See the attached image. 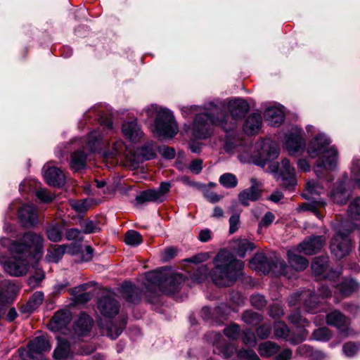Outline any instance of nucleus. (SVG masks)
<instances>
[{
  "label": "nucleus",
  "mask_w": 360,
  "mask_h": 360,
  "mask_svg": "<svg viewBox=\"0 0 360 360\" xmlns=\"http://www.w3.org/2000/svg\"><path fill=\"white\" fill-rule=\"evenodd\" d=\"M224 148L227 152L238 151L244 161L252 160L264 167L268 162L276 159L280 154V146L271 137H260L254 141L252 136H227Z\"/></svg>",
  "instance_id": "1"
},
{
  "label": "nucleus",
  "mask_w": 360,
  "mask_h": 360,
  "mask_svg": "<svg viewBox=\"0 0 360 360\" xmlns=\"http://www.w3.org/2000/svg\"><path fill=\"white\" fill-rule=\"evenodd\" d=\"M231 117L225 111L215 107L211 113H200L194 119L193 127L199 133L203 134L204 129L210 124L221 127L225 131L233 129L236 121L242 120L249 110V104L244 99L238 98L230 101L228 105Z\"/></svg>",
  "instance_id": "2"
},
{
  "label": "nucleus",
  "mask_w": 360,
  "mask_h": 360,
  "mask_svg": "<svg viewBox=\"0 0 360 360\" xmlns=\"http://www.w3.org/2000/svg\"><path fill=\"white\" fill-rule=\"evenodd\" d=\"M214 268L212 279L218 286L227 287L233 285L241 274L243 262L236 259L227 250H221L214 259Z\"/></svg>",
  "instance_id": "3"
},
{
  "label": "nucleus",
  "mask_w": 360,
  "mask_h": 360,
  "mask_svg": "<svg viewBox=\"0 0 360 360\" xmlns=\"http://www.w3.org/2000/svg\"><path fill=\"white\" fill-rule=\"evenodd\" d=\"M307 151L310 158H319L314 168L318 176L323 170H332L336 167L338 150L335 146H330V141L326 136H314L308 143Z\"/></svg>",
  "instance_id": "4"
},
{
  "label": "nucleus",
  "mask_w": 360,
  "mask_h": 360,
  "mask_svg": "<svg viewBox=\"0 0 360 360\" xmlns=\"http://www.w3.org/2000/svg\"><path fill=\"white\" fill-rule=\"evenodd\" d=\"M146 288L148 292L157 293V290L166 294L176 292L184 282L180 274L169 273L166 269L150 272L146 275Z\"/></svg>",
  "instance_id": "5"
},
{
  "label": "nucleus",
  "mask_w": 360,
  "mask_h": 360,
  "mask_svg": "<svg viewBox=\"0 0 360 360\" xmlns=\"http://www.w3.org/2000/svg\"><path fill=\"white\" fill-rule=\"evenodd\" d=\"M8 250L15 255L39 259L44 252V238L41 234L27 232L19 240L11 243Z\"/></svg>",
  "instance_id": "6"
},
{
  "label": "nucleus",
  "mask_w": 360,
  "mask_h": 360,
  "mask_svg": "<svg viewBox=\"0 0 360 360\" xmlns=\"http://www.w3.org/2000/svg\"><path fill=\"white\" fill-rule=\"evenodd\" d=\"M155 132L158 135H176L179 127L171 111L160 109L155 120Z\"/></svg>",
  "instance_id": "7"
},
{
  "label": "nucleus",
  "mask_w": 360,
  "mask_h": 360,
  "mask_svg": "<svg viewBox=\"0 0 360 360\" xmlns=\"http://www.w3.org/2000/svg\"><path fill=\"white\" fill-rule=\"evenodd\" d=\"M250 266L252 269L264 274H268L271 270L275 271L278 275H284L287 266L284 261L276 260L271 264L267 257L263 253H257L250 262Z\"/></svg>",
  "instance_id": "8"
},
{
  "label": "nucleus",
  "mask_w": 360,
  "mask_h": 360,
  "mask_svg": "<svg viewBox=\"0 0 360 360\" xmlns=\"http://www.w3.org/2000/svg\"><path fill=\"white\" fill-rule=\"evenodd\" d=\"M11 255V257L4 264V271L13 276L25 275L30 269L28 257L22 255H15L14 254Z\"/></svg>",
  "instance_id": "9"
},
{
  "label": "nucleus",
  "mask_w": 360,
  "mask_h": 360,
  "mask_svg": "<svg viewBox=\"0 0 360 360\" xmlns=\"http://www.w3.org/2000/svg\"><path fill=\"white\" fill-rule=\"evenodd\" d=\"M330 249L332 255L337 259H342L347 255L352 249V243L347 234L337 231L331 240Z\"/></svg>",
  "instance_id": "10"
},
{
  "label": "nucleus",
  "mask_w": 360,
  "mask_h": 360,
  "mask_svg": "<svg viewBox=\"0 0 360 360\" xmlns=\"http://www.w3.org/2000/svg\"><path fill=\"white\" fill-rule=\"evenodd\" d=\"M51 345L46 336H39L28 345L27 356L32 360H48L43 354L44 352L51 349Z\"/></svg>",
  "instance_id": "11"
},
{
  "label": "nucleus",
  "mask_w": 360,
  "mask_h": 360,
  "mask_svg": "<svg viewBox=\"0 0 360 360\" xmlns=\"http://www.w3.org/2000/svg\"><path fill=\"white\" fill-rule=\"evenodd\" d=\"M325 243L326 238L322 236H311L301 243L296 250L305 255H313L320 250Z\"/></svg>",
  "instance_id": "12"
},
{
  "label": "nucleus",
  "mask_w": 360,
  "mask_h": 360,
  "mask_svg": "<svg viewBox=\"0 0 360 360\" xmlns=\"http://www.w3.org/2000/svg\"><path fill=\"white\" fill-rule=\"evenodd\" d=\"M250 183V187L243 190L238 195V200L240 202L245 206H248L250 201L257 200L261 195V183L255 178L251 179Z\"/></svg>",
  "instance_id": "13"
},
{
  "label": "nucleus",
  "mask_w": 360,
  "mask_h": 360,
  "mask_svg": "<svg viewBox=\"0 0 360 360\" xmlns=\"http://www.w3.org/2000/svg\"><path fill=\"white\" fill-rule=\"evenodd\" d=\"M98 309L101 314L107 317H111L119 312L120 305L118 302L111 295H105L101 297L98 302Z\"/></svg>",
  "instance_id": "14"
},
{
  "label": "nucleus",
  "mask_w": 360,
  "mask_h": 360,
  "mask_svg": "<svg viewBox=\"0 0 360 360\" xmlns=\"http://www.w3.org/2000/svg\"><path fill=\"white\" fill-rule=\"evenodd\" d=\"M316 296L309 290H305L301 293L292 294L289 298L290 305H296L298 302H303L307 311L314 312L316 304Z\"/></svg>",
  "instance_id": "15"
},
{
  "label": "nucleus",
  "mask_w": 360,
  "mask_h": 360,
  "mask_svg": "<svg viewBox=\"0 0 360 360\" xmlns=\"http://www.w3.org/2000/svg\"><path fill=\"white\" fill-rule=\"evenodd\" d=\"M278 178L286 188L293 186L296 184L295 169L290 165V160L287 158L281 160Z\"/></svg>",
  "instance_id": "16"
},
{
  "label": "nucleus",
  "mask_w": 360,
  "mask_h": 360,
  "mask_svg": "<svg viewBox=\"0 0 360 360\" xmlns=\"http://www.w3.org/2000/svg\"><path fill=\"white\" fill-rule=\"evenodd\" d=\"M305 141L303 136H285L283 148L291 156L301 155L305 148Z\"/></svg>",
  "instance_id": "17"
},
{
  "label": "nucleus",
  "mask_w": 360,
  "mask_h": 360,
  "mask_svg": "<svg viewBox=\"0 0 360 360\" xmlns=\"http://www.w3.org/2000/svg\"><path fill=\"white\" fill-rule=\"evenodd\" d=\"M44 176L48 184L53 186H60L65 183V175L58 168L44 166Z\"/></svg>",
  "instance_id": "18"
},
{
  "label": "nucleus",
  "mask_w": 360,
  "mask_h": 360,
  "mask_svg": "<svg viewBox=\"0 0 360 360\" xmlns=\"http://www.w3.org/2000/svg\"><path fill=\"white\" fill-rule=\"evenodd\" d=\"M19 217L26 226H32L37 224V210L32 205H23L19 210Z\"/></svg>",
  "instance_id": "19"
},
{
  "label": "nucleus",
  "mask_w": 360,
  "mask_h": 360,
  "mask_svg": "<svg viewBox=\"0 0 360 360\" xmlns=\"http://www.w3.org/2000/svg\"><path fill=\"white\" fill-rule=\"evenodd\" d=\"M262 124V118L260 114L252 113L245 120L244 124V131L246 134L252 135L259 134Z\"/></svg>",
  "instance_id": "20"
},
{
  "label": "nucleus",
  "mask_w": 360,
  "mask_h": 360,
  "mask_svg": "<svg viewBox=\"0 0 360 360\" xmlns=\"http://www.w3.org/2000/svg\"><path fill=\"white\" fill-rule=\"evenodd\" d=\"M92 326V319L87 314L82 313L77 320L74 330L78 335L84 336L90 332Z\"/></svg>",
  "instance_id": "21"
},
{
  "label": "nucleus",
  "mask_w": 360,
  "mask_h": 360,
  "mask_svg": "<svg viewBox=\"0 0 360 360\" xmlns=\"http://www.w3.org/2000/svg\"><path fill=\"white\" fill-rule=\"evenodd\" d=\"M265 120L272 127H278L284 121V113L278 108L271 107L267 108L264 114Z\"/></svg>",
  "instance_id": "22"
},
{
  "label": "nucleus",
  "mask_w": 360,
  "mask_h": 360,
  "mask_svg": "<svg viewBox=\"0 0 360 360\" xmlns=\"http://www.w3.org/2000/svg\"><path fill=\"white\" fill-rule=\"evenodd\" d=\"M122 293L127 302L136 304L141 300V292L131 283L125 282L122 285Z\"/></svg>",
  "instance_id": "23"
},
{
  "label": "nucleus",
  "mask_w": 360,
  "mask_h": 360,
  "mask_svg": "<svg viewBox=\"0 0 360 360\" xmlns=\"http://www.w3.org/2000/svg\"><path fill=\"white\" fill-rule=\"evenodd\" d=\"M158 150L159 151V146L155 142L149 141L139 147L136 153L143 160H149L155 158Z\"/></svg>",
  "instance_id": "24"
},
{
  "label": "nucleus",
  "mask_w": 360,
  "mask_h": 360,
  "mask_svg": "<svg viewBox=\"0 0 360 360\" xmlns=\"http://www.w3.org/2000/svg\"><path fill=\"white\" fill-rule=\"evenodd\" d=\"M90 286V283H84L74 288L70 289V293L75 295V302L77 304H84L89 302L93 294L89 292H85Z\"/></svg>",
  "instance_id": "25"
},
{
  "label": "nucleus",
  "mask_w": 360,
  "mask_h": 360,
  "mask_svg": "<svg viewBox=\"0 0 360 360\" xmlns=\"http://www.w3.org/2000/svg\"><path fill=\"white\" fill-rule=\"evenodd\" d=\"M70 320V313L68 311H58L51 319V327L53 330H60L66 326Z\"/></svg>",
  "instance_id": "26"
},
{
  "label": "nucleus",
  "mask_w": 360,
  "mask_h": 360,
  "mask_svg": "<svg viewBox=\"0 0 360 360\" xmlns=\"http://www.w3.org/2000/svg\"><path fill=\"white\" fill-rule=\"evenodd\" d=\"M328 325L335 326L339 330H345L348 324L347 319L339 311L335 310L326 316Z\"/></svg>",
  "instance_id": "27"
},
{
  "label": "nucleus",
  "mask_w": 360,
  "mask_h": 360,
  "mask_svg": "<svg viewBox=\"0 0 360 360\" xmlns=\"http://www.w3.org/2000/svg\"><path fill=\"white\" fill-rule=\"evenodd\" d=\"M72 356L70 343L60 338H58V346L54 349L53 357L56 359H67Z\"/></svg>",
  "instance_id": "28"
},
{
  "label": "nucleus",
  "mask_w": 360,
  "mask_h": 360,
  "mask_svg": "<svg viewBox=\"0 0 360 360\" xmlns=\"http://www.w3.org/2000/svg\"><path fill=\"white\" fill-rule=\"evenodd\" d=\"M87 155L81 150H77L71 154L70 166V168L78 172L84 169L86 165Z\"/></svg>",
  "instance_id": "29"
},
{
  "label": "nucleus",
  "mask_w": 360,
  "mask_h": 360,
  "mask_svg": "<svg viewBox=\"0 0 360 360\" xmlns=\"http://www.w3.org/2000/svg\"><path fill=\"white\" fill-rule=\"evenodd\" d=\"M335 287L341 296L347 297L358 289L359 284L352 278H344Z\"/></svg>",
  "instance_id": "30"
},
{
  "label": "nucleus",
  "mask_w": 360,
  "mask_h": 360,
  "mask_svg": "<svg viewBox=\"0 0 360 360\" xmlns=\"http://www.w3.org/2000/svg\"><path fill=\"white\" fill-rule=\"evenodd\" d=\"M232 248L239 257H243L247 252L252 251L255 245L247 239L238 238L233 241Z\"/></svg>",
  "instance_id": "31"
},
{
  "label": "nucleus",
  "mask_w": 360,
  "mask_h": 360,
  "mask_svg": "<svg viewBox=\"0 0 360 360\" xmlns=\"http://www.w3.org/2000/svg\"><path fill=\"white\" fill-rule=\"evenodd\" d=\"M296 248L288 251V262L290 265L297 271H302L308 266V261L300 255H298Z\"/></svg>",
  "instance_id": "32"
},
{
  "label": "nucleus",
  "mask_w": 360,
  "mask_h": 360,
  "mask_svg": "<svg viewBox=\"0 0 360 360\" xmlns=\"http://www.w3.org/2000/svg\"><path fill=\"white\" fill-rule=\"evenodd\" d=\"M66 246L61 245H52L48 249L46 259L48 262L57 263L63 257L65 252Z\"/></svg>",
  "instance_id": "33"
},
{
  "label": "nucleus",
  "mask_w": 360,
  "mask_h": 360,
  "mask_svg": "<svg viewBox=\"0 0 360 360\" xmlns=\"http://www.w3.org/2000/svg\"><path fill=\"white\" fill-rule=\"evenodd\" d=\"M126 320L123 319L118 326L111 321H109V323H107L105 328H103L104 333L110 338L112 340L116 339L122 333L124 328L126 326Z\"/></svg>",
  "instance_id": "34"
},
{
  "label": "nucleus",
  "mask_w": 360,
  "mask_h": 360,
  "mask_svg": "<svg viewBox=\"0 0 360 360\" xmlns=\"http://www.w3.org/2000/svg\"><path fill=\"white\" fill-rule=\"evenodd\" d=\"M209 136H192L188 141V148L193 153H199L207 143Z\"/></svg>",
  "instance_id": "35"
},
{
  "label": "nucleus",
  "mask_w": 360,
  "mask_h": 360,
  "mask_svg": "<svg viewBox=\"0 0 360 360\" xmlns=\"http://www.w3.org/2000/svg\"><path fill=\"white\" fill-rule=\"evenodd\" d=\"M349 197L348 192L345 189L342 183L338 186L330 193V198L333 201L338 204H345L347 201Z\"/></svg>",
  "instance_id": "36"
},
{
  "label": "nucleus",
  "mask_w": 360,
  "mask_h": 360,
  "mask_svg": "<svg viewBox=\"0 0 360 360\" xmlns=\"http://www.w3.org/2000/svg\"><path fill=\"white\" fill-rule=\"evenodd\" d=\"M122 131L124 135H139V134H143L136 119L124 121L122 125Z\"/></svg>",
  "instance_id": "37"
},
{
  "label": "nucleus",
  "mask_w": 360,
  "mask_h": 360,
  "mask_svg": "<svg viewBox=\"0 0 360 360\" xmlns=\"http://www.w3.org/2000/svg\"><path fill=\"white\" fill-rule=\"evenodd\" d=\"M279 350V347L276 343L267 341L262 343L259 346V353L262 356L269 357L276 354Z\"/></svg>",
  "instance_id": "38"
},
{
  "label": "nucleus",
  "mask_w": 360,
  "mask_h": 360,
  "mask_svg": "<svg viewBox=\"0 0 360 360\" xmlns=\"http://www.w3.org/2000/svg\"><path fill=\"white\" fill-rule=\"evenodd\" d=\"M154 190L148 189L141 192L139 195H136L135 202L136 205H141L146 202H158V200Z\"/></svg>",
  "instance_id": "39"
},
{
  "label": "nucleus",
  "mask_w": 360,
  "mask_h": 360,
  "mask_svg": "<svg viewBox=\"0 0 360 360\" xmlns=\"http://www.w3.org/2000/svg\"><path fill=\"white\" fill-rule=\"evenodd\" d=\"M326 203L322 200L314 201L302 204L300 209L302 211H310L313 212L318 218H321L319 212L321 208L324 207Z\"/></svg>",
  "instance_id": "40"
},
{
  "label": "nucleus",
  "mask_w": 360,
  "mask_h": 360,
  "mask_svg": "<svg viewBox=\"0 0 360 360\" xmlns=\"http://www.w3.org/2000/svg\"><path fill=\"white\" fill-rule=\"evenodd\" d=\"M327 258L326 257H316L314 259L311 264V269L316 275L323 274L327 269Z\"/></svg>",
  "instance_id": "41"
},
{
  "label": "nucleus",
  "mask_w": 360,
  "mask_h": 360,
  "mask_svg": "<svg viewBox=\"0 0 360 360\" xmlns=\"http://www.w3.org/2000/svg\"><path fill=\"white\" fill-rule=\"evenodd\" d=\"M44 300V294L41 292H36L29 299L25 307L27 311H32L41 305Z\"/></svg>",
  "instance_id": "42"
},
{
  "label": "nucleus",
  "mask_w": 360,
  "mask_h": 360,
  "mask_svg": "<svg viewBox=\"0 0 360 360\" xmlns=\"http://www.w3.org/2000/svg\"><path fill=\"white\" fill-rule=\"evenodd\" d=\"M323 191V188L319 183L314 181H308L305 187V192L307 193H304V195L309 198H313L314 195H320Z\"/></svg>",
  "instance_id": "43"
},
{
  "label": "nucleus",
  "mask_w": 360,
  "mask_h": 360,
  "mask_svg": "<svg viewBox=\"0 0 360 360\" xmlns=\"http://www.w3.org/2000/svg\"><path fill=\"white\" fill-rule=\"evenodd\" d=\"M297 353L304 356H315L319 359H321L324 356V354L321 352L314 351L310 346L307 345H303L299 347L297 349Z\"/></svg>",
  "instance_id": "44"
},
{
  "label": "nucleus",
  "mask_w": 360,
  "mask_h": 360,
  "mask_svg": "<svg viewBox=\"0 0 360 360\" xmlns=\"http://www.w3.org/2000/svg\"><path fill=\"white\" fill-rule=\"evenodd\" d=\"M48 238L53 242H58L62 239L63 229L60 226L53 225L46 229Z\"/></svg>",
  "instance_id": "45"
},
{
  "label": "nucleus",
  "mask_w": 360,
  "mask_h": 360,
  "mask_svg": "<svg viewBox=\"0 0 360 360\" xmlns=\"http://www.w3.org/2000/svg\"><path fill=\"white\" fill-rule=\"evenodd\" d=\"M219 183L227 188H235L238 184L236 176L231 173H225L219 177Z\"/></svg>",
  "instance_id": "46"
},
{
  "label": "nucleus",
  "mask_w": 360,
  "mask_h": 360,
  "mask_svg": "<svg viewBox=\"0 0 360 360\" xmlns=\"http://www.w3.org/2000/svg\"><path fill=\"white\" fill-rule=\"evenodd\" d=\"M124 241L129 245L136 246L142 243V236L139 232L130 230L126 233Z\"/></svg>",
  "instance_id": "47"
},
{
  "label": "nucleus",
  "mask_w": 360,
  "mask_h": 360,
  "mask_svg": "<svg viewBox=\"0 0 360 360\" xmlns=\"http://www.w3.org/2000/svg\"><path fill=\"white\" fill-rule=\"evenodd\" d=\"M243 320L249 325L256 326L262 320V316L255 311H246L242 316Z\"/></svg>",
  "instance_id": "48"
},
{
  "label": "nucleus",
  "mask_w": 360,
  "mask_h": 360,
  "mask_svg": "<svg viewBox=\"0 0 360 360\" xmlns=\"http://www.w3.org/2000/svg\"><path fill=\"white\" fill-rule=\"evenodd\" d=\"M331 333L326 327L315 330L312 333V338L315 340L326 342L331 338Z\"/></svg>",
  "instance_id": "49"
},
{
  "label": "nucleus",
  "mask_w": 360,
  "mask_h": 360,
  "mask_svg": "<svg viewBox=\"0 0 360 360\" xmlns=\"http://www.w3.org/2000/svg\"><path fill=\"white\" fill-rule=\"evenodd\" d=\"M289 333L288 327L284 322L278 321L274 323V335L276 338L285 339Z\"/></svg>",
  "instance_id": "50"
},
{
  "label": "nucleus",
  "mask_w": 360,
  "mask_h": 360,
  "mask_svg": "<svg viewBox=\"0 0 360 360\" xmlns=\"http://www.w3.org/2000/svg\"><path fill=\"white\" fill-rule=\"evenodd\" d=\"M91 139L88 141L85 146V149L91 153H100L102 147L101 140L99 136H90Z\"/></svg>",
  "instance_id": "51"
},
{
  "label": "nucleus",
  "mask_w": 360,
  "mask_h": 360,
  "mask_svg": "<svg viewBox=\"0 0 360 360\" xmlns=\"http://www.w3.org/2000/svg\"><path fill=\"white\" fill-rule=\"evenodd\" d=\"M351 178L355 184L360 188V159H354L351 167Z\"/></svg>",
  "instance_id": "52"
},
{
  "label": "nucleus",
  "mask_w": 360,
  "mask_h": 360,
  "mask_svg": "<svg viewBox=\"0 0 360 360\" xmlns=\"http://www.w3.org/2000/svg\"><path fill=\"white\" fill-rule=\"evenodd\" d=\"M348 213L353 219H360V197L355 198L351 202L349 206Z\"/></svg>",
  "instance_id": "53"
},
{
  "label": "nucleus",
  "mask_w": 360,
  "mask_h": 360,
  "mask_svg": "<svg viewBox=\"0 0 360 360\" xmlns=\"http://www.w3.org/2000/svg\"><path fill=\"white\" fill-rule=\"evenodd\" d=\"M171 185L168 182H162L157 189H153L156 193L158 202H163L166 198L167 193L169 191Z\"/></svg>",
  "instance_id": "54"
},
{
  "label": "nucleus",
  "mask_w": 360,
  "mask_h": 360,
  "mask_svg": "<svg viewBox=\"0 0 360 360\" xmlns=\"http://www.w3.org/2000/svg\"><path fill=\"white\" fill-rule=\"evenodd\" d=\"M99 125L103 129L111 130L113 127L112 116L107 113H101L98 120Z\"/></svg>",
  "instance_id": "55"
},
{
  "label": "nucleus",
  "mask_w": 360,
  "mask_h": 360,
  "mask_svg": "<svg viewBox=\"0 0 360 360\" xmlns=\"http://www.w3.org/2000/svg\"><path fill=\"white\" fill-rule=\"evenodd\" d=\"M69 204L73 210L79 213L85 212L88 210L87 202L84 200H70Z\"/></svg>",
  "instance_id": "56"
},
{
  "label": "nucleus",
  "mask_w": 360,
  "mask_h": 360,
  "mask_svg": "<svg viewBox=\"0 0 360 360\" xmlns=\"http://www.w3.org/2000/svg\"><path fill=\"white\" fill-rule=\"evenodd\" d=\"M224 333L226 337L232 340H236L240 336V328L236 324H232L225 328Z\"/></svg>",
  "instance_id": "57"
},
{
  "label": "nucleus",
  "mask_w": 360,
  "mask_h": 360,
  "mask_svg": "<svg viewBox=\"0 0 360 360\" xmlns=\"http://www.w3.org/2000/svg\"><path fill=\"white\" fill-rule=\"evenodd\" d=\"M37 197L44 202H50L54 199V195L45 188H40L36 191Z\"/></svg>",
  "instance_id": "58"
},
{
  "label": "nucleus",
  "mask_w": 360,
  "mask_h": 360,
  "mask_svg": "<svg viewBox=\"0 0 360 360\" xmlns=\"http://www.w3.org/2000/svg\"><path fill=\"white\" fill-rule=\"evenodd\" d=\"M243 341L246 345L255 346L256 345V338L254 333L250 329L245 330L243 333Z\"/></svg>",
  "instance_id": "59"
},
{
  "label": "nucleus",
  "mask_w": 360,
  "mask_h": 360,
  "mask_svg": "<svg viewBox=\"0 0 360 360\" xmlns=\"http://www.w3.org/2000/svg\"><path fill=\"white\" fill-rule=\"evenodd\" d=\"M275 219L274 214L271 212H267L264 216L262 218L259 224V232L262 231L263 227H268L270 224L273 223Z\"/></svg>",
  "instance_id": "60"
},
{
  "label": "nucleus",
  "mask_w": 360,
  "mask_h": 360,
  "mask_svg": "<svg viewBox=\"0 0 360 360\" xmlns=\"http://www.w3.org/2000/svg\"><path fill=\"white\" fill-rule=\"evenodd\" d=\"M240 226V214H233L229 219V233H233L238 231Z\"/></svg>",
  "instance_id": "61"
},
{
  "label": "nucleus",
  "mask_w": 360,
  "mask_h": 360,
  "mask_svg": "<svg viewBox=\"0 0 360 360\" xmlns=\"http://www.w3.org/2000/svg\"><path fill=\"white\" fill-rule=\"evenodd\" d=\"M238 356L246 360H260L257 354L253 350H240L238 354Z\"/></svg>",
  "instance_id": "62"
},
{
  "label": "nucleus",
  "mask_w": 360,
  "mask_h": 360,
  "mask_svg": "<svg viewBox=\"0 0 360 360\" xmlns=\"http://www.w3.org/2000/svg\"><path fill=\"white\" fill-rule=\"evenodd\" d=\"M359 349V346L353 342H348L343 347L345 354L349 357L354 356Z\"/></svg>",
  "instance_id": "63"
},
{
  "label": "nucleus",
  "mask_w": 360,
  "mask_h": 360,
  "mask_svg": "<svg viewBox=\"0 0 360 360\" xmlns=\"http://www.w3.org/2000/svg\"><path fill=\"white\" fill-rule=\"evenodd\" d=\"M82 228L83 231L85 233H95L100 229L98 226L97 222L94 221H87L84 222L82 225Z\"/></svg>",
  "instance_id": "64"
}]
</instances>
